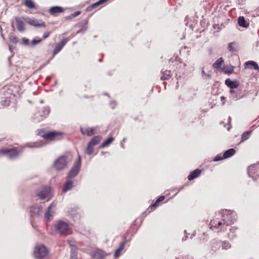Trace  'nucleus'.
<instances>
[{
    "mask_svg": "<svg viewBox=\"0 0 259 259\" xmlns=\"http://www.w3.org/2000/svg\"><path fill=\"white\" fill-rule=\"evenodd\" d=\"M239 82L237 80H232L228 78V87L230 88V93L231 97L234 100H237L240 98L239 91L238 87Z\"/></svg>",
    "mask_w": 259,
    "mask_h": 259,
    "instance_id": "f257e3e1",
    "label": "nucleus"
},
{
    "mask_svg": "<svg viewBox=\"0 0 259 259\" xmlns=\"http://www.w3.org/2000/svg\"><path fill=\"white\" fill-rule=\"evenodd\" d=\"M56 228L59 234L63 236H67L72 233L71 229L69 224L63 221L57 222Z\"/></svg>",
    "mask_w": 259,
    "mask_h": 259,
    "instance_id": "f03ea898",
    "label": "nucleus"
},
{
    "mask_svg": "<svg viewBox=\"0 0 259 259\" xmlns=\"http://www.w3.org/2000/svg\"><path fill=\"white\" fill-rule=\"evenodd\" d=\"M39 135L44 139L48 141L59 140L63 138V134L60 132L51 131L47 133H39Z\"/></svg>",
    "mask_w": 259,
    "mask_h": 259,
    "instance_id": "7ed1b4c3",
    "label": "nucleus"
},
{
    "mask_svg": "<svg viewBox=\"0 0 259 259\" xmlns=\"http://www.w3.org/2000/svg\"><path fill=\"white\" fill-rule=\"evenodd\" d=\"M12 91L8 87H5L0 91V102L3 105H8L10 102Z\"/></svg>",
    "mask_w": 259,
    "mask_h": 259,
    "instance_id": "20e7f679",
    "label": "nucleus"
},
{
    "mask_svg": "<svg viewBox=\"0 0 259 259\" xmlns=\"http://www.w3.org/2000/svg\"><path fill=\"white\" fill-rule=\"evenodd\" d=\"M49 251L46 247L44 245H36L34 250V256L39 259H43L48 256Z\"/></svg>",
    "mask_w": 259,
    "mask_h": 259,
    "instance_id": "39448f33",
    "label": "nucleus"
},
{
    "mask_svg": "<svg viewBox=\"0 0 259 259\" xmlns=\"http://www.w3.org/2000/svg\"><path fill=\"white\" fill-rule=\"evenodd\" d=\"M248 176L254 181H259V162L253 164L248 167Z\"/></svg>",
    "mask_w": 259,
    "mask_h": 259,
    "instance_id": "423d86ee",
    "label": "nucleus"
},
{
    "mask_svg": "<svg viewBox=\"0 0 259 259\" xmlns=\"http://www.w3.org/2000/svg\"><path fill=\"white\" fill-rule=\"evenodd\" d=\"M22 150L17 147L0 149V154L7 155L10 158H16L21 152Z\"/></svg>",
    "mask_w": 259,
    "mask_h": 259,
    "instance_id": "0eeeda50",
    "label": "nucleus"
},
{
    "mask_svg": "<svg viewBox=\"0 0 259 259\" xmlns=\"http://www.w3.org/2000/svg\"><path fill=\"white\" fill-rule=\"evenodd\" d=\"M80 165L81 159L80 156H78V159L75 161L72 168L69 171L66 178L73 179V178L78 174L80 168Z\"/></svg>",
    "mask_w": 259,
    "mask_h": 259,
    "instance_id": "6e6552de",
    "label": "nucleus"
},
{
    "mask_svg": "<svg viewBox=\"0 0 259 259\" xmlns=\"http://www.w3.org/2000/svg\"><path fill=\"white\" fill-rule=\"evenodd\" d=\"M51 188L48 186H42L37 190L36 195L41 199L44 200L48 198V201L50 200V194Z\"/></svg>",
    "mask_w": 259,
    "mask_h": 259,
    "instance_id": "1a4fd4ad",
    "label": "nucleus"
},
{
    "mask_svg": "<svg viewBox=\"0 0 259 259\" xmlns=\"http://www.w3.org/2000/svg\"><path fill=\"white\" fill-rule=\"evenodd\" d=\"M50 112V109L49 107H42L35 113L34 118L37 121H40L46 118L49 114Z\"/></svg>",
    "mask_w": 259,
    "mask_h": 259,
    "instance_id": "9d476101",
    "label": "nucleus"
},
{
    "mask_svg": "<svg viewBox=\"0 0 259 259\" xmlns=\"http://www.w3.org/2000/svg\"><path fill=\"white\" fill-rule=\"evenodd\" d=\"M216 71L227 74V68H225L224 60L221 57L218 59L212 65Z\"/></svg>",
    "mask_w": 259,
    "mask_h": 259,
    "instance_id": "9b49d317",
    "label": "nucleus"
},
{
    "mask_svg": "<svg viewBox=\"0 0 259 259\" xmlns=\"http://www.w3.org/2000/svg\"><path fill=\"white\" fill-rule=\"evenodd\" d=\"M169 67L174 71L180 68L182 66V61L178 56H174L168 61Z\"/></svg>",
    "mask_w": 259,
    "mask_h": 259,
    "instance_id": "f8f14e48",
    "label": "nucleus"
},
{
    "mask_svg": "<svg viewBox=\"0 0 259 259\" xmlns=\"http://www.w3.org/2000/svg\"><path fill=\"white\" fill-rule=\"evenodd\" d=\"M66 157L61 156L57 159L53 164V166L57 170H62L67 166Z\"/></svg>",
    "mask_w": 259,
    "mask_h": 259,
    "instance_id": "ddd939ff",
    "label": "nucleus"
},
{
    "mask_svg": "<svg viewBox=\"0 0 259 259\" xmlns=\"http://www.w3.org/2000/svg\"><path fill=\"white\" fill-rule=\"evenodd\" d=\"M70 40V37H67L64 38L62 40L60 41V42L57 44L53 52V57H54L56 55H57L64 47L66 44Z\"/></svg>",
    "mask_w": 259,
    "mask_h": 259,
    "instance_id": "4468645a",
    "label": "nucleus"
},
{
    "mask_svg": "<svg viewBox=\"0 0 259 259\" xmlns=\"http://www.w3.org/2000/svg\"><path fill=\"white\" fill-rule=\"evenodd\" d=\"M77 181L74 179H69L66 178V182L65 183L62 189L63 193H66L68 191L71 190L72 188L76 186Z\"/></svg>",
    "mask_w": 259,
    "mask_h": 259,
    "instance_id": "2eb2a0df",
    "label": "nucleus"
},
{
    "mask_svg": "<svg viewBox=\"0 0 259 259\" xmlns=\"http://www.w3.org/2000/svg\"><path fill=\"white\" fill-rule=\"evenodd\" d=\"M80 131L83 135H87L88 136H91L97 133L94 127H81Z\"/></svg>",
    "mask_w": 259,
    "mask_h": 259,
    "instance_id": "dca6fc26",
    "label": "nucleus"
},
{
    "mask_svg": "<svg viewBox=\"0 0 259 259\" xmlns=\"http://www.w3.org/2000/svg\"><path fill=\"white\" fill-rule=\"evenodd\" d=\"M26 22L29 25L34 27H42L44 28L46 27V23L42 20L38 21L37 20L28 18Z\"/></svg>",
    "mask_w": 259,
    "mask_h": 259,
    "instance_id": "f3484780",
    "label": "nucleus"
},
{
    "mask_svg": "<svg viewBox=\"0 0 259 259\" xmlns=\"http://www.w3.org/2000/svg\"><path fill=\"white\" fill-rule=\"evenodd\" d=\"M64 11V9L62 7L59 6L52 7L49 10L50 14L54 16H56Z\"/></svg>",
    "mask_w": 259,
    "mask_h": 259,
    "instance_id": "a211bd4d",
    "label": "nucleus"
},
{
    "mask_svg": "<svg viewBox=\"0 0 259 259\" xmlns=\"http://www.w3.org/2000/svg\"><path fill=\"white\" fill-rule=\"evenodd\" d=\"M15 20L18 30L20 32L24 31L25 30V26L23 20L18 17H16Z\"/></svg>",
    "mask_w": 259,
    "mask_h": 259,
    "instance_id": "6ab92c4d",
    "label": "nucleus"
},
{
    "mask_svg": "<svg viewBox=\"0 0 259 259\" xmlns=\"http://www.w3.org/2000/svg\"><path fill=\"white\" fill-rule=\"evenodd\" d=\"M108 0H100L96 3H95L91 5L88 6L86 8V11L87 12H90L94 9H96L100 6L104 4Z\"/></svg>",
    "mask_w": 259,
    "mask_h": 259,
    "instance_id": "aec40b11",
    "label": "nucleus"
},
{
    "mask_svg": "<svg viewBox=\"0 0 259 259\" xmlns=\"http://www.w3.org/2000/svg\"><path fill=\"white\" fill-rule=\"evenodd\" d=\"M236 219V212L231 210H228V225L233 223Z\"/></svg>",
    "mask_w": 259,
    "mask_h": 259,
    "instance_id": "412c9836",
    "label": "nucleus"
},
{
    "mask_svg": "<svg viewBox=\"0 0 259 259\" xmlns=\"http://www.w3.org/2000/svg\"><path fill=\"white\" fill-rule=\"evenodd\" d=\"M201 173V170L199 169H196L194 170L191 171L189 175L188 176V179L189 181H192L193 179L198 178Z\"/></svg>",
    "mask_w": 259,
    "mask_h": 259,
    "instance_id": "4be33fe9",
    "label": "nucleus"
},
{
    "mask_svg": "<svg viewBox=\"0 0 259 259\" xmlns=\"http://www.w3.org/2000/svg\"><path fill=\"white\" fill-rule=\"evenodd\" d=\"M222 222L218 219H214L210 222V229L213 230L215 228H218V226H221Z\"/></svg>",
    "mask_w": 259,
    "mask_h": 259,
    "instance_id": "5701e85b",
    "label": "nucleus"
},
{
    "mask_svg": "<svg viewBox=\"0 0 259 259\" xmlns=\"http://www.w3.org/2000/svg\"><path fill=\"white\" fill-rule=\"evenodd\" d=\"M22 4L29 9H35L36 5L32 0H24Z\"/></svg>",
    "mask_w": 259,
    "mask_h": 259,
    "instance_id": "b1692460",
    "label": "nucleus"
},
{
    "mask_svg": "<svg viewBox=\"0 0 259 259\" xmlns=\"http://www.w3.org/2000/svg\"><path fill=\"white\" fill-rule=\"evenodd\" d=\"M127 240L126 239H125V240L121 242L119 247L116 250L115 252L114 256L115 257H117L120 255L121 252L123 249L125 245V244L127 243Z\"/></svg>",
    "mask_w": 259,
    "mask_h": 259,
    "instance_id": "393cba45",
    "label": "nucleus"
},
{
    "mask_svg": "<svg viewBox=\"0 0 259 259\" xmlns=\"http://www.w3.org/2000/svg\"><path fill=\"white\" fill-rule=\"evenodd\" d=\"M238 24L239 26L243 28H247L249 26V22L245 20L243 16H240L238 17Z\"/></svg>",
    "mask_w": 259,
    "mask_h": 259,
    "instance_id": "a878e982",
    "label": "nucleus"
},
{
    "mask_svg": "<svg viewBox=\"0 0 259 259\" xmlns=\"http://www.w3.org/2000/svg\"><path fill=\"white\" fill-rule=\"evenodd\" d=\"M55 205H54V203H52L48 208V210L45 214V219L48 221H50L53 219V214L51 212V209L53 207H55Z\"/></svg>",
    "mask_w": 259,
    "mask_h": 259,
    "instance_id": "bb28decb",
    "label": "nucleus"
},
{
    "mask_svg": "<svg viewBox=\"0 0 259 259\" xmlns=\"http://www.w3.org/2000/svg\"><path fill=\"white\" fill-rule=\"evenodd\" d=\"M244 66L246 68H253L255 70H258L259 69L258 64L255 62L253 61H249L245 62Z\"/></svg>",
    "mask_w": 259,
    "mask_h": 259,
    "instance_id": "cd10ccee",
    "label": "nucleus"
},
{
    "mask_svg": "<svg viewBox=\"0 0 259 259\" xmlns=\"http://www.w3.org/2000/svg\"><path fill=\"white\" fill-rule=\"evenodd\" d=\"M171 76V72L170 70H165L162 72V75L161 76V80H168Z\"/></svg>",
    "mask_w": 259,
    "mask_h": 259,
    "instance_id": "c85d7f7f",
    "label": "nucleus"
},
{
    "mask_svg": "<svg viewBox=\"0 0 259 259\" xmlns=\"http://www.w3.org/2000/svg\"><path fill=\"white\" fill-rule=\"evenodd\" d=\"M102 138L100 136H96L94 137L89 142L90 144H92L93 146H95L98 145L100 142L101 141Z\"/></svg>",
    "mask_w": 259,
    "mask_h": 259,
    "instance_id": "c756f323",
    "label": "nucleus"
},
{
    "mask_svg": "<svg viewBox=\"0 0 259 259\" xmlns=\"http://www.w3.org/2000/svg\"><path fill=\"white\" fill-rule=\"evenodd\" d=\"M165 198V196H160L153 204L151 205L150 208L152 209L153 207H158L159 205L160 202L163 201Z\"/></svg>",
    "mask_w": 259,
    "mask_h": 259,
    "instance_id": "7c9ffc66",
    "label": "nucleus"
},
{
    "mask_svg": "<svg viewBox=\"0 0 259 259\" xmlns=\"http://www.w3.org/2000/svg\"><path fill=\"white\" fill-rule=\"evenodd\" d=\"M114 139L113 137H109L104 141L101 145V148H104L108 146L110 144L112 143Z\"/></svg>",
    "mask_w": 259,
    "mask_h": 259,
    "instance_id": "2f4dec72",
    "label": "nucleus"
},
{
    "mask_svg": "<svg viewBox=\"0 0 259 259\" xmlns=\"http://www.w3.org/2000/svg\"><path fill=\"white\" fill-rule=\"evenodd\" d=\"M227 158V151H225L223 154H218L215 158L213 159V161H218L223 159Z\"/></svg>",
    "mask_w": 259,
    "mask_h": 259,
    "instance_id": "473e14b6",
    "label": "nucleus"
},
{
    "mask_svg": "<svg viewBox=\"0 0 259 259\" xmlns=\"http://www.w3.org/2000/svg\"><path fill=\"white\" fill-rule=\"evenodd\" d=\"M70 258L77 259V252L76 247L71 248L70 252Z\"/></svg>",
    "mask_w": 259,
    "mask_h": 259,
    "instance_id": "72a5a7b5",
    "label": "nucleus"
},
{
    "mask_svg": "<svg viewBox=\"0 0 259 259\" xmlns=\"http://www.w3.org/2000/svg\"><path fill=\"white\" fill-rule=\"evenodd\" d=\"M94 146L89 143L85 150V153L88 155H91L94 152Z\"/></svg>",
    "mask_w": 259,
    "mask_h": 259,
    "instance_id": "f704fd0d",
    "label": "nucleus"
},
{
    "mask_svg": "<svg viewBox=\"0 0 259 259\" xmlns=\"http://www.w3.org/2000/svg\"><path fill=\"white\" fill-rule=\"evenodd\" d=\"M230 51L235 52L237 51V44L235 42L230 43L228 46Z\"/></svg>",
    "mask_w": 259,
    "mask_h": 259,
    "instance_id": "c9c22d12",
    "label": "nucleus"
},
{
    "mask_svg": "<svg viewBox=\"0 0 259 259\" xmlns=\"http://www.w3.org/2000/svg\"><path fill=\"white\" fill-rule=\"evenodd\" d=\"M250 134V131H247L244 132L242 135L241 141H244L247 140L249 138Z\"/></svg>",
    "mask_w": 259,
    "mask_h": 259,
    "instance_id": "e433bc0d",
    "label": "nucleus"
},
{
    "mask_svg": "<svg viewBox=\"0 0 259 259\" xmlns=\"http://www.w3.org/2000/svg\"><path fill=\"white\" fill-rule=\"evenodd\" d=\"M236 152V151L233 148L228 149V158L234 155Z\"/></svg>",
    "mask_w": 259,
    "mask_h": 259,
    "instance_id": "4c0bfd02",
    "label": "nucleus"
},
{
    "mask_svg": "<svg viewBox=\"0 0 259 259\" xmlns=\"http://www.w3.org/2000/svg\"><path fill=\"white\" fill-rule=\"evenodd\" d=\"M80 14H81V12L80 11H76V12L71 14L70 15H69L68 17V18L70 19L74 18L78 16Z\"/></svg>",
    "mask_w": 259,
    "mask_h": 259,
    "instance_id": "58836bf2",
    "label": "nucleus"
},
{
    "mask_svg": "<svg viewBox=\"0 0 259 259\" xmlns=\"http://www.w3.org/2000/svg\"><path fill=\"white\" fill-rule=\"evenodd\" d=\"M42 41V39L41 38H38V39H33L32 41H31V45L32 46H35L36 45V44H38L39 43H40L41 41Z\"/></svg>",
    "mask_w": 259,
    "mask_h": 259,
    "instance_id": "ea45409f",
    "label": "nucleus"
},
{
    "mask_svg": "<svg viewBox=\"0 0 259 259\" xmlns=\"http://www.w3.org/2000/svg\"><path fill=\"white\" fill-rule=\"evenodd\" d=\"M67 243L71 247H76L74 243V241L72 240L68 239L67 240Z\"/></svg>",
    "mask_w": 259,
    "mask_h": 259,
    "instance_id": "a19ab883",
    "label": "nucleus"
},
{
    "mask_svg": "<svg viewBox=\"0 0 259 259\" xmlns=\"http://www.w3.org/2000/svg\"><path fill=\"white\" fill-rule=\"evenodd\" d=\"M51 34V32H45L44 33L42 39H45L48 38Z\"/></svg>",
    "mask_w": 259,
    "mask_h": 259,
    "instance_id": "79ce46f5",
    "label": "nucleus"
},
{
    "mask_svg": "<svg viewBox=\"0 0 259 259\" xmlns=\"http://www.w3.org/2000/svg\"><path fill=\"white\" fill-rule=\"evenodd\" d=\"M10 41L14 43H16L18 42V38L15 36H12L10 37Z\"/></svg>",
    "mask_w": 259,
    "mask_h": 259,
    "instance_id": "37998d69",
    "label": "nucleus"
},
{
    "mask_svg": "<svg viewBox=\"0 0 259 259\" xmlns=\"http://www.w3.org/2000/svg\"><path fill=\"white\" fill-rule=\"evenodd\" d=\"M234 70V67L232 65H228V74L231 73Z\"/></svg>",
    "mask_w": 259,
    "mask_h": 259,
    "instance_id": "c03bdc74",
    "label": "nucleus"
},
{
    "mask_svg": "<svg viewBox=\"0 0 259 259\" xmlns=\"http://www.w3.org/2000/svg\"><path fill=\"white\" fill-rule=\"evenodd\" d=\"M23 42L25 45H28L29 44V39L27 38H23Z\"/></svg>",
    "mask_w": 259,
    "mask_h": 259,
    "instance_id": "a18cd8bd",
    "label": "nucleus"
},
{
    "mask_svg": "<svg viewBox=\"0 0 259 259\" xmlns=\"http://www.w3.org/2000/svg\"><path fill=\"white\" fill-rule=\"evenodd\" d=\"M221 100L222 101V104L224 105L225 103L226 98L224 97H221Z\"/></svg>",
    "mask_w": 259,
    "mask_h": 259,
    "instance_id": "49530a36",
    "label": "nucleus"
},
{
    "mask_svg": "<svg viewBox=\"0 0 259 259\" xmlns=\"http://www.w3.org/2000/svg\"><path fill=\"white\" fill-rule=\"evenodd\" d=\"M235 230L236 229L234 228L230 229V232H232L233 233Z\"/></svg>",
    "mask_w": 259,
    "mask_h": 259,
    "instance_id": "de8ad7c7",
    "label": "nucleus"
},
{
    "mask_svg": "<svg viewBox=\"0 0 259 259\" xmlns=\"http://www.w3.org/2000/svg\"><path fill=\"white\" fill-rule=\"evenodd\" d=\"M33 147H38L39 146L38 145H34L33 146H32Z\"/></svg>",
    "mask_w": 259,
    "mask_h": 259,
    "instance_id": "09e8293b",
    "label": "nucleus"
},
{
    "mask_svg": "<svg viewBox=\"0 0 259 259\" xmlns=\"http://www.w3.org/2000/svg\"><path fill=\"white\" fill-rule=\"evenodd\" d=\"M225 84H227V79H226V80H225Z\"/></svg>",
    "mask_w": 259,
    "mask_h": 259,
    "instance_id": "8fccbe9b",
    "label": "nucleus"
},
{
    "mask_svg": "<svg viewBox=\"0 0 259 259\" xmlns=\"http://www.w3.org/2000/svg\"><path fill=\"white\" fill-rule=\"evenodd\" d=\"M229 128H230V127H228L227 130H228V131H229Z\"/></svg>",
    "mask_w": 259,
    "mask_h": 259,
    "instance_id": "3c124183",
    "label": "nucleus"
}]
</instances>
